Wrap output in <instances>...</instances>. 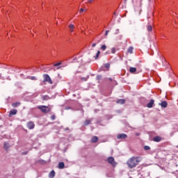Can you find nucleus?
Listing matches in <instances>:
<instances>
[{"mask_svg":"<svg viewBox=\"0 0 178 178\" xmlns=\"http://www.w3.org/2000/svg\"><path fill=\"white\" fill-rule=\"evenodd\" d=\"M138 162H141V157H131L127 161V163L129 168H136L138 164Z\"/></svg>","mask_w":178,"mask_h":178,"instance_id":"f257e3e1","label":"nucleus"},{"mask_svg":"<svg viewBox=\"0 0 178 178\" xmlns=\"http://www.w3.org/2000/svg\"><path fill=\"white\" fill-rule=\"evenodd\" d=\"M38 109H40L43 113H48L51 109L47 106H38Z\"/></svg>","mask_w":178,"mask_h":178,"instance_id":"f03ea898","label":"nucleus"},{"mask_svg":"<svg viewBox=\"0 0 178 178\" xmlns=\"http://www.w3.org/2000/svg\"><path fill=\"white\" fill-rule=\"evenodd\" d=\"M44 83H48L49 84H52V80L51 79V77L48 74H44Z\"/></svg>","mask_w":178,"mask_h":178,"instance_id":"7ed1b4c3","label":"nucleus"},{"mask_svg":"<svg viewBox=\"0 0 178 178\" xmlns=\"http://www.w3.org/2000/svg\"><path fill=\"white\" fill-rule=\"evenodd\" d=\"M107 161L110 163V165H112V166L116 165V162H115V159L112 156L108 157L107 159Z\"/></svg>","mask_w":178,"mask_h":178,"instance_id":"20e7f679","label":"nucleus"},{"mask_svg":"<svg viewBox=\"0 0 178 178\" xmlns=\"http://www.w3.org/2000/svg\"><path fill=\"white\" fill-rule=\"evenodd\" d=\"M27 127L29 129V130H33L34 127H35V125L34 124V122H29L27 123Z\"/></svg>","mask_w":178,"mask_h":178,"instance_id":"39448f33","label":"nucleus"},{"mask_svg":"<svg viewBox=\"0 0 178 178\" xmlns=\"http://www.w3.org/2000/svg\"><path fill=\"white\" fill-rule=\"evenodd\" d=\"M117 138L118 139V140H123V139H124V138H127V134H118V136H117Z\"/></svg>","mask_w":178,"mask_h":178,"instance_id":"423d86ee","label":"nucleus"},{"mask_svg":"<svg viewBox=\"0 0 178 178\" xmlns=\"http://www.w3.org/2000/svg\"><path fill=\"white\" fill-rule=\"evenodd\" d=\"M162 140V138L161 136H155L153 138V141H154L155 143H159V141H161Z\"/></svg>","mask_w":178,"mask_h":178,"instance_id":"0eeeda50","label":"nucleus"},{"mask_svg":"<svg viewBox=\"0 0 178 178\" xmlns=\"http://www.w3.org/2000/svg\"><path fill=\"white\" fill-rule=\"evenodd\" d=\"M17 113V110L13 109L10 111L9 116H13L14 115H16Z\"/></svg>","mask_w":178,"mask_h":178,"instance_id":"6e6552de","label":"nucleus"},{"mask_svg":"<svg viewBox=\"0 0 178 178\" xmlns=\"http://www.w3.org/2000/svg\"><path fill=\"white\" fill-rule=\"evenodd\" d=\"M161 108H167L168 102L166 101H163L161 103Z\"/></svg>","mask_w":178,"mask_h":178,"instance_id":"1a4fd4ad","label":"nucleus"},{"mask_svg":"<svg viewBox=\"0 0 178 178\" xmlns=\"http://www.w3.org/2000/svg\"><path fill=\"white\" fill-rule=\"evenodd\" d=\"M68 27L71 33H73L74 31V24H71L68 26Z\"/></svg>","mask_w":178,"mask_h":178,"instance_id":"9d476101","label":"nucleus"},{"mask_svg":"<svg viewBox=\"0 0 178 178\" xmlns=\"http://www.w3.org/2000/svg\"><path fill=\"white\" fill-rule=\"evenodd\" d=\"M154 106V99H151L150 102L147 104V108H152Z\"/></svg>","mask_w":178,"mask_h":178,"instance_id":"9b49d317","label":"nucleus"},{"mask_svg":"<svg viewBox=\"0 0 178 178\" xmlns=\"http://www.w3.org/2000/svg\"><path fill=\"white\" fill-rule=\"evenodd\" d=\"M130 73H136L137 72V68L131 67L129 68Z\"/></svg>","mask_w":178,"mask_h":178,"instance_id":"f8f14e48","label":"nucleus"},{"mask_svg":"<svg viewBox=\"0 0 178 178\" xmlns=\"http://www.w3.org/2000/svg\"><path fill=\"white\" fill-rule=\"evenodd\" d=\"M65 168V163L64 162H60L58 163V169H63Z\"/></svg>","mask_w":178,"mask_h":178,"instance_id":"ddd939ff","label":"nucleus"},{"mask_svg":"<svg viewBox=\"0 0 178 178\" xmlns=\"http://www.w3.org/2000/svg\"><path fill=\"white\" fill-rule=\"evenodd\" d=\"M124 102H126V100H124L123 99H120L117 100V103L120 104L121 105H123V104H124Z\"/></svg>","mask_w":178,"mask_h":178,"instance_id":"4468645a","label":"nucleus"},{"mask_svg":"<svg viewBox=\"0 0 178 178\" xmlns=\"http://www.w3.org/2000/svg\"><path fill=\"white\" fill-rule=\"evenodd\" d=\"M13 108H17V106H20V102H15L12 104Z\"/></svg>","mask_w":178,"mask_h":178,"instance_id":"2eb2a0df","label":"nucleus"},{"mask_svg":"<svg viewBox=\"0 0 178 178\" xmlns=\"http://www.w3.org/2000/svg\"><path fill=\"white\" fill-rule=\"evenodd\" d=\"M49 178H54V177H55V171L52 170V171L49 173Z\"/></svg>","mask_w":178,"mask_h":178,"instance_id":"dca6fc26","label":"nucleus"},{"mask_svg":"<svg viewBox=\"0 0 178 178\" xmlns=\"http://www.w3.org/2000/svg\"><path fill=\"white\" fill-rule=\"evenodd\" d=\"M92 143H97L98 141V137L97 136H93L91 139Z\"/></svg>","mask_w":178,"mask_h":178,"instance_id":"f3484780","label":"nucleus"},{"mask_svg":"<svg viewBox=\"0 0 178 178\" xmlns=\"http://www.w3.org/2000/svg\"><path fill=\"white\" fill-rule=\"evenodd\" d=\"M100 54H101V51H97L96 55L95 56V60H97V59H98V58H99Z\"/></svg>","mask_w":178,"mask_h":178,"instance_id":"a211bd4d","label":"nucleus"},{"mask_svg":"<svg viewBox=\"0 0 178 178\" xmlns=\"http://www.w3.org/2000/svg\"><path fill=\"white\" fill-rule=\"evenodd\" d=\"M90 123H91V120H86L84 122V125H85V126H88V124H90Z\"/></svg>","mask_w":178,"mask_h":178,"instance_id":"6ab92c4d","label":"nucleus"},{"mask_svg":"<svg viewBox=\"0 0 178 178\" xmlns=\"http://www.w3.org/2000/svg\"><path fill=\"white\" fill-rule=\"evenodd\" d=\"M43 101H48L49 99V97L48 95H44L42 96Z\"/></svg>","mask_w":178,"mask_h":178,"instance_id":"aec40b11","label":"nucleus"},{"mask_svg":"<svg viewBox=\"0 0 178 178\" xmlns=\"http://www.w3.org/2000/svg\"><path fill=\"white\" fill-rule=\"evenodd\" d=\"M3 148L8 149V148H9V144L8 143H4Z\"/></svg>","mask_w":178,"mask_h":178,"instance_id":"412c9836","label":"nucleus"},{"mask_svg":"<svg viewBox=\"0 0 178 178\" xmlns=\"http://www.w3.org/2000/svg\"><path fill=\"white\" fill-rule=\"evenodd\" d=\"M127 51L129 54H133V47H129Z\"/></svg>","mask_w":178,"mask_h":178,"instance_id":"4be33fe9","label":"nucleus"},{"mask_svg":"<svg viewBox=\"0 0 178 178\" xmlns=\"http://www.w3.org/2000/svg\"><path fill=\"white\" fill-rule=\"evenodd\" d=\"M147 28V31H152V26L148 25Z\"/></svg>","mask_w":178,"mask_h":178,"instance_id":"5701e85b","label":"nucleus"},{"mask_svg":"<svg viewBox=\"0 0 178 178\" xmlns=\"http://www.w3.org/2000/svg\"><path fill=\"white\" fill-rule=\"evenodd\" d=\"M144 149H145V151H148V150L151 149V147H149V146L145 145V146H144Z\"/></svg>","mask_w":178,"mask_h":178,"instance_id":"b1692460","label":"nucleus"},{"mask_svg":"<svg viewBox=\"0 0 178 178\" xmlns=\"http://www.w3.org/2000/svg\"><path fill=\"white\" fill-rule=\"evenodd\" d=\"M88 76H87L86 77H82L81 80L82 81H87V80H88Z\"/></svg>","mask_w":178,"mask_h":178,"instance_id":"393cba45","label":"nucleus"},{"mask_svg":"<svg viewBox=\"0 0 178 178\" xmlns=\"http://www.w3.org/2000/svg\"><path fill=\"white\" fill-rule=\"evenodd\" d=\"M101 49H102V51H105V50L106 49V45L103 44V45L101 47Z\"/></svg>","mask_w":178,"mask_h":178,"instance_id":"a878e982","label":"nucleus"},{"mask_svg":"<svg viewBox=\"0 0 178 178\" xmlns=\"http://www.w3.org/2000/svg\"><path fill=\"white\" fill-rule=\"evenodd\" d=\"M104 66H105L106 69H109V67H111V65L109 63H106L104 65Z\"/></svg>","mask_w":178,"mask_h":178,"instance_id":"bb28decb","label":"nucleus"},{"mask_svg":"<svg viewBox=\"0 0 178 178\" xmlns=\"http://www.w3.org/2000/svg\"><path fill=\"white\" fill-rule=\"evenodd\" d=\"M111 52H112L113 54H115V52H116V49L113 48V49H111Z\"/></svg>","mask_w":178,"mask_h":178,"instance_id":"cd10ccee","label":"nucleus"},{"mask_svg":"<svg viewBox=\"0 0 178 178\" xmlns=\"http://www.w3.org/2000/svg\"><path fill=\"white\" fill-rule=\"evenodd\" d=\"M31 80H37V78L35 76H31Z\"/></svg>","mask_w":178,"mask_h":178,"instance_id":"c85d7f7f","label":"nucleus"},{"mask_svg":"<svg viewBox=\"0 0 178 178\" xmlns=\"http://www.w3.org/2000/svg\"><path fill=\"white\" fill-rule=\"evenodd\" d=\"M83 12H84V9L81 8L80 10H79V13H83Z\"/></svg>","mask_w":178,"mask_h":178,"instance_id":"c756f323","label":"nucleus"},{"mask_svg":"<svg viewBox=\"0 0 178 178\" xmlns=\"http://www.w3.org/2000/svg\"><path fill=\"white\" fill-rule=\"evenodd\" d=\"M51 120H55V115H51Z\"/></svg>","mask_w":178,"mask_h":178,"instance_id":"7c9ffc66","label":"nucleus"},{"mask_svg":"<svg viewBox=\"0 0 178 178\" xmlns=\"http://www.w3.org/2000/svg\"><path fill=\"white\" fill-rule=\"evenodd\" d=\"M96 45H97V43H93V44H92V47L94 48L95 47H96Z\"/></svg>","mask_w":178,"mask_h":178,"instance_id":"2f4dec72","label":"nucleus"},{"mask_svg":"<svg viewBox=\"0 0 178 178\" xmlns=\"http://www.w3.org/2000/svg\"><path fill=\"white\" fill-rule=\"evenodd\" d=\"M115 34H119V29H116Z\"/></svg>","mask_w":178,"mask_h":178,"instance_id":"473e14b6","label":"nucleus"},{"mask_svg":"<svg viewBox=\"0 0 178 178\" xmlns=\"http://www.w3.org/2000/svg\"><path fill=\"white\" fill-rule=\"evenodd\" d=\"M60 65V63H56V64H54V66H59Z\"/></svg>","mask_w":178,"mask_h":178,"instance_id":"72a5a7b5","label":"nucleus"},{"mask_svg":"<svg viewBox=\"0 0 178 178\" xmlns=\"http://www.w3.org/2000/svg\"><path fill=\"white\" fill-rule=\"evenodd\" d=\"M94 0H89L88 1V3H91V2H92Z\"/></svg>","mask_w":178,"mask_h":178,"instance_id":"f704fd0d","label":"nucleus"},{"mask_svg":"<svg viewBox=\"0 0 178 178\" xmlns=\"http://www.w3.org/2000/svg\"><path fill=\"white\" fill-rule=\"evenodd\" d=\"M108 33H109V31H106L105 33V35H108Z\"/></svg>","mask_w":178,"mask_h":178,"instance_id":"c9c22d12","label":"nucleus"},{"mask_svg":"<svg viewBox=\"0 0 178 178\" xmlns=\"http://www.w3.org/2000/svg\"><path fill=\"white\" fill-rule=\"evenodd\" d=\"M141 2H143V0L140 1V6H143V3Z\"/></svg>","mask_w":178,"mask_h":178,"instance_id":"e433bc0d","label":"nucleus"},{"mask_svg":"<svg viewBox=\"0 0 178 178\" xmlns=\"http://www.w3.org/2000/svg\"><path fill=\"white\" fill-rule=\"evenodd\" d=\"M70 107H67V108H65V109H70Z\"/></svg>","mask_w":178,"mask_h":178,"instance_id":"4c0bfd02","label":"nucleus"},{"mask_svg":"<svg viewBox=\"0 0 178 178\" xmlns=\"http://www.w3.org/2000/svg\"><path fill=\"white\" fill-rule=\"evenodd\" d=\"M65 130H69V128H66V129Z\"/></svg>","mask_w":178,"mask_h":178,"instance_id":"58836bf2","label":"nucleus"}]
</instances>
